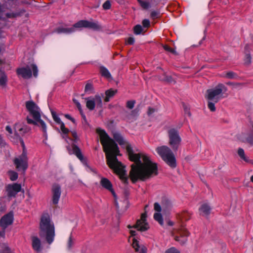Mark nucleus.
<instances>
[{"instance_id":"obj_1","label":"nucleus","mask_w":253,"mask_h":253,"mask_svg":"<svg viewBox=\"0 0 253 253\" xmlns=\"http://www.w3.org/2000/svg\"><path fill=\"white\" fill-rule=\"evenodd\" d=\"M126 150L130 161L135 163L131 165L129 177L133 182L138 180H145L158 173L157 165L146 154L135 153L132 147L127 144Z\"/></svg>"},{"instance_id":"obj_2","label":"nucleus","mask_w":253,"mask_h":253,"mask_svg":"<svg viewBox=\"0 0 253 253\" xmlns=\"http://www.w3.org/2000/svg\"><path fill=\"white\" fill-rule=\"evenodd\" d=\"M96 132L99 136L103 150L106 154L107 164L119 175L120 178L125 183L127 182L128 177L125 167L117 158V156L120 155L119 148L117 144L109 136L104 130L98 128L96 129Z\"/></svg>"},{"instance_id":"obj_3","label":"nucleus","mask_w":253,"mask_h":253,"mask_svg":"<svg viewBox=\"0 0 253 253\" xmlns=\"http://www.w3.org/2000/svg\"><path fill=\"white\" fill-rule=\"evenodd\" d=\"M40 236L51 244L54 240L55 227L49 214H43L41 219L40 224Z\"/></svg>"},{"instance_id":"obj_4","label":"nucleus","mask_w":253,"mask_h":253,"mask_svg":"<svg viewBox=\"0 0 253 253\" xmlns=\"http://www.w3.org/2000/svg\"><path fill=\"white\" fill-rule=\"evenodd\" d=\"M82 28H88L94 30H99L101 29V26L97 22L80 20L75 23L71 28L60 27L57 28L55 32L58 34L64 33L68 34L75 32L76 29Z\"/></svg>"},{"instance_id":"obj_5","label":"nucleus","mask_w":253,"mask_h":253,"mask_svg":"<svg viewBox=\"0 0 253 253\" xmlns=\"http://www.w3.org/2000/svg\"><path fill=\"white\" fill-rule=\"evenodd\" d=\"M227 90V87L223 84H219L214 88L208 89L205 97L208 101H213L214 103H217L222 94Z\"/></svg>"},{"instance_id":"obj_6","label":"nucleus","mask_w":253,"mask_h":253,"mask_svg":"<svg viewBox=\"0 0 253 253\" xmlns=\"http://www.w3.org/2000/svg\"><path fill=\"white\" fill-rule=\"evenodd\" d=\"M157 153L169 166L174 167V156L170 149L167 146H162L156 149Z\"/></svg>"},{"instance_id":"obj_7","label":"nucleus","mask_w":253,"mask_h":253,"mask_svg":"<svg viewBox=\"0 0 253 253\" xmlns=\"http://www.w3.org/2000/svg\"><path fill=\"white\" fill-rule=\"evenodd\" d=\"M32 70H33L34 76L37 77L38 75V69L37 66L34 64L27 65L26 67L18 69L17 73L23 78L29 79L32 77Z\"/></svg>"},{"instance_id":"obj_8","label":"nucleus","mask_w":253,"mask_h":253,"mask_svg":"<svg viewBox=\"0 0 253 253\" xmlns=\"http://www.w3.org/2000/svg\"><path fill=\"white\" fill-rule=\"evenodd\" d=\"M154 209L156 211L154 214V219L158 221L160 225H163L164 221L161 212L162 211L164 215H167L169 213L170 208L166 207H163L162 208L160 205L156 202L154 203Z\"/></svg>"},{"instance_id":"obj_9","label":"nucleus","mask_w":253,"mask_h":253,"mask_svg":"<svg viewBox=\"0 0 253 253\" xmlns=\"http://www.w3.org/2000/svg\"><path fill=\"white\" fill-rule=\"evenodd\" d=\"M189 235V232L183 225H182L177 228L175 232V241L179 242L181 245H183L186 242Z\"/></svg>"},{"instance_id":"obj_10","label":"nucleus","mask_w":253,"mask_h":253,"mask_svg":"<svg viewBox=\"0 0 253 253\" xmlns=\"http://www.w3.org/2000/svg\"><path fill=\"white\" fill-rule=\"evenodd\" d=\"M29 126L23 123H17L14 126V132L17 139H19L23 147L24 144L23 140L21 139V136H23L30 130Z\"/></svg>"},{"instance_id":"obj_11","label":"nucleus","mask_w":253,"mask_h":253,"mask_svg":"<svg viewBox=\"0 0 253 253\" xmlns=\"http://www.w3.org/2000/svg\"><path fill=\"white\" fill-rule=\"evenodd\" d=\"M14 164L18 170L25 171L28 168V158L24 149L22 154L14 160Z\"/></svg>"},{"instance_id":"obj_12","label":"nucleus","mask_w":253,"mask_h":253,"mask_svg":"<svg viewBox=\"0 0 253 253\" xmlns=\"http://www.w3.org/2000/svg\"><path fill=\"white\" fill-rule=\"evenodd\" d=\"M26 107L34 120L41 118L40 109L36 104L33 101H28L26 102Z\"/></svg>"},{"instance_id":"obj_13","label":"nucleus","mask_w":253,"mask_h":253,"mask_svg":"<svg viewBox=\"0 0 253 253\" xmlns=\"http://www.w3.org/2000/svg\"><path fill=\"white\" fill-rule=\"evenodd\" d=\"M127 227L129 229L134 227L140 231H144L148 230L149 226L148 223L146 222V214L145 213H142L140 219L137 220L136 224L134 226H131L128 225Z\"/></svg>"},{"instance_id":"obj_14","label":"nucleus","mask_w":253,"mask_h":253,"mask_svg":"<svg viewBox=\"0 0 253 253\" xmlns=\"http://www.w3.org/2000/svg\"><path fill=\"white\" fill-rule=\"evenodd\" d=\"M86 106L89 110H93L95 106L101 107L102 102V98L99 95H95L94 97H90L85 98Z\"/></svg>"},{"instance_id":"obj_15","label":"nucleus","mask_w":253,"mask_h":253,"mask_svg":"<svg viewBox=\"0 0 253 253\" xmlns=\"http://www.w3.org/2000/svg\"><path fill=\"white\" fill-rule=\"evenodd\" d=\"M61 195V186L57 183L54 184L51 188V202L56 205L58 204Z\"/></svg>"},{"instance_id":"obj_16","label":"nucleus","mask_w":253,"mask_h":253,"mask_svg":"<svg viewBox=\"0 0 253 253\" xmlns=\"http://www.w3.org/2000/svg\"><path fill=\"white\" fill-rule=\"evenodd\" d=\"M51 114L52 117V118L54 122L57 123V124L60 125V127L61 129V130L63 134V138H65L67 142V137L66 135L69 133V130L65 127V125L63 122L61 121L60 118L58 117V116L57 115L56 112L54 111L53 110L50 109Z\"/></svg>"},{"instance_id":"obj_17","label":"nucleus","mask_w":253,"mask_h":253,"mask_svg":"<svg viewBox=\"0 0 253 253\" xmlns=\"http://www.w3.org/2000/svg\"><path fill=\"white\" fill-rule=\"evenodd\" d=\"M101 186L106 189L110 191L114 197L115 204L117 208H119V204L117 201V196L114 190L112 188V184L111 182L106 178H102L100 181Z\"/></svg>"},{"instance_id":"obj_18","label":"nucleus","mask_w":253,"mask_h":253,"mask_svg":"<svg viewBox=\"0 0 253 253\" xmlns=\"http://www.w3.org/2000/svg\"><path fill=\"white\" fill-rule=\"evenodd\" d=\"M8 197H15L21 190V185L18 183L8 184L6 187Z\"/></svg>"},{"instance_id":"obj_19","label":"nucleus","mask_w":253,"mask_h":253,"mask_svg":"<svg viewBox=\"0 0 253 253\" xmlns=\"http://www.w3.org/2000/svg\"><path fill=\"white\" fill-rule=\"evenodd\" d=\"M13 221V214L9 212L4 215L0 219V225L3 229H5L8 226L11 225Z\"/></svg>"},{"instance_id":"obj_20","label":"nucleus","mask_w":253,"mask_h":253,"mask_svg":"<svg viewBox=\"0 0 253 253\" xmlns=\"http://www.w3.org/2000/svg\"><path fill=\"white\" fill-rule=\"evenodd\" d=\"M32 246L35 251L40 252L42 250L41 240L37 236H33L32 237Z\"/></svg>"},{"instance_id":"obj_21","label":"nucleus","mask_w":253,"mask_h":253,"mask_svg":"<svg viewBox=\"0 0 253 253\" xmlns=\"http://www.w3.org/2000/svg\"><path fill=\"white\" fill-rule=\"evenodd\" d=\"M211 210L210 206L206 203L203 204L199 209L200 214L204 216H208L210 213Z\"/></svg>"},{"instance_id":"obj_22","label":"nucleus","mask_w":253,"mask_h":253,"mask_svg":"<svg viewBox=\"0 0 253 253\" xmlns=\"http://www.w3.org/2000/svg\"><path fill=\"white\" fill-rule=\"evenodd\" d=\"M73 153L76 155V156L83 163L84 165L87 167L86 161L85 160H84L80 149L76 145L73 146Z\"/></svg>"},{"instance_id":"obj_23","label":"nucleus","mask_w":253,"mask_h":253,"mask_svg":"<svg viewBox=\"0 0 253 253\" xmlns=\"http://www.w3.org/2000/svg\"><path fill=\"white\" fill-rule=\"evenodd\" d=\"M35 120L37 122L38 125L39 127H41V129H42V131L43 132L44 136L45 137V138H47V127L46 124L45 122L42 120L41 118L39 119H35Z\"/></svg>"},{"instance_id":"obj_24","label":"nucleus","mask_w":253,"mask_h":253,"mask_svg":"<svg viewBox=\"0 0 253 253\" xmlns=\"http://www.w3.org/2000/svg\"><path fill=\"white\" fill-rule=\"evenodd\" d=\"M177 218L183 222L188 220L190 218V215L188 212L184 211L178 214L177 216Z\"/></svg>"},{"instance_id":"obj_25","label":"nucleus","mask_w":253,"mask_h":253,"mask_svg":"<svg viewBox=\"0 0 253 253\" xmlns=\"http://www.w3.org/2000/svg\"><path fill=\"white\" fill-rule=\"evenodd\" d=\"M113 137L114 139L119 143L120 145H122L125 144V140L120 133L117 132H114L113 134Z\"/></svg>"},{"instance_id":"obj_26","label":"nucleus","mask_w":253,"mask_h":253,"mask_svg":"<svg viewBox=\"0 0 253 253\" xmlns=\"http://www.w3.org/2000/svg\"><path fill=\"white\" fill-rule=\"evenodd\" d=\"M100 72L101 75L105 78L111 79H112L111 75L109 70L105 67L101 66L100 68Z\"/></svg>"},{"instance_id":"obj_27","label":"nucleus","mask_w":253,"mask_h":253,"mask_svg":"<svg viewBox=\"0 0 253 253\" xmlns=\"http://www.w3.org/2000/svg\"><path fill=\"white\" fill-rule=\"evenodd\" d=\"M117 92V90H113L112 89L107 90L105 92L106 97L105 101L108 102L110 100V98L112 97Z\"/></svg>"},{"instance_id":"obj_28","label":"nucleus","mask_w":253,"mask_h":253,"mask_svg":"<svg viewBox=\"0 0 253 253\" xmlns=\"http://www.w3.org/2000/svg\"><path fill=\"white\" fill-rule=\"evenodd\" d=\"M237 153L239 156L243 160L245 161L246 162H249L250 160L248 159L247 157L246 156L244 150L241 148H240L238 149Z\"/></svg>"},{"instance_id":"obj_29","label":"nucleus","mask_w":253,"mask_h":253,"mask_svg":"<svg viewBox=\"0 0 253 253\" xmlns=\"http://www.w3.org/2000/svg\"><path fill=\"white\" fill-rule=\"evenodd\" d=\"M221 77L227 79H234L236 78V75L234 72L230 71L221 75Z\"/></svg>"},{"instance_id":"obj_30","label":"nucleus","mask_w":253,"mask_h":253,"mask_svg":"<svg viewBox=\"0 0 253 253\" xmlns=\"http://www.w3.org/2000/svg\"><path fill=\"white\" fill-rule=\"evenodd\" d=\"M7 82V77L4 73L2 74L1 77L0 78V86L4 87Z\"/></svg>"},{"instance_id":"obj_31","label":"nucleus","mask_w":253,"mask_h":253,"mask_svg":"<svg viewBox=\"0 0 253 253\" xmlns=\"http://www.w3.org/2000/svg\"><path fill=\"white\" fill-rule=\"evenodd\" d=\"M143 31V28L140 25H137L134 27V33L135 35L140 34Z\"/></svg>"},{"instance_id":"obj_32","label":"nucleus","mask_w":253,"mask_h":253,"mask_svg":"<svg viewBox=\"0 0 253 253\" xmlns=\"http://www.w3.org/2000/svg\"><path fill=\"white\" fill-rule=\"evenodd\" d=\"M140 5L144 9H148L150 7L149 2L147 1L138 0Z\"/></svg>"},{"instance_id":"obj_33","label":"nucleus","mask_w":253,"mask_h":253,"mask_svg":"<svg viewBox=\"0 0 253 253\" xmlns=\"http://www.w3.org/2000/svg\"><path fill=\"white\" fill-rule=\"evenodd\" d=\"M181 141V140L179 136L175 132V149L180 145Z\"/></svg>"},{"instance_id":"obj_34","label":"nucleus","mask_w":253,"mask_h":253,"mask_svg":"<svg viewBox=\"0 0 253 253\" xmlns=\"http://www.w3.org/2000/svg\"><path fill=\"white\" fill-rule=\"evenodd\" d=\"M9 175L11 181L16 180L18 178V174L17 172L13 171L9 172Z\"/></svg>"},{"instance_id":"obj_35","label":"nucleus","mask_w":253,"mask_h":253,"mask_svg":"<svg viewBox=\"0 0 253 253\" xmlns=\"http://www.w3.org/2000/svg\"><path fill=\"white\" fill-rule=\"evenodd\" d=\"M169 143L172 145L174 143V129H171L169 131Z\"/></svg>"},{"instance_id":"obj_36","label":"nucleus","mask_w":253,"mask_h":253,"mask_svg":"<svg viewBox=\"0 0 253 253\" xmlns=\"http://www.w3.org/2000/svg\"><path fill=\"white\" fill-rule=\"evenodd\" d=\"M132 246L133 248L136 251H138V249L139 248V246L138 244V241H137L135 238H132Z\"/></svg>"},{"instance_id":"obj_37","label":"nucleus","mask_w":253,"mask_h":253,"mask_svg":"<svg viewBox=\"0 0 253 253\" xmlns=\"http://www.w3.org/2000/svg\"><path fill=\"white\" fill-rule=\"evenodd\" d=\"M213 101H208V106L209 109L212 112L215 111V107L214 106V102Z\"/></svg>"},{"instance_id":"obj_38","label":"nucleus","mask_w":253,"mask_h":253,"mask_svg":"<svg viewBox=\"0 0 253 253\" xmlns=\"http://www.w3.org/2000/svg\"><path fill=\"white\" fill-rule=\"evenodd\" d=\"M251 56L250 54H246L245 56L244 62L246 64H249L251 63Z\"/></svg>"},{"instance_id":"obj_39","label":"nucleus","mask_w":253,"mask_h":253,"mask_svg":"<svg viewBox=\"0 0 253 253\" xmlns=\"http://www.w3.org/2000/svg\"><path fill=\"white\" fill-rule=\"evenodd\" d=\"M73 100L74 102L75 103V104L76 105L78 109H79V110L80 111V113H81L83 112V109L82 108V106H81L80 103L76 99H73Z\"/></svg>"},{"instance_id":"obj_40","label":"nucleus","mask_w":253,"mask_h":253,"mask_svg":"<svg viewBox=\"0 0 253 253\" xmlns=\"http://www.w3.org/2000/svg\"><path fill=\"white\" fill-rule=\"evenodd\" d=\"M80 114H81V116H82V119H83L82 123H83V125L84 126H88V124L87 123V120H86V117H85V115L84 114V113L83 112H82V113H81Z\"/></svg>"},{"instance_id":"obj_41","label":"nucleus","mask_w":253,"mask_h":253,"mask_svg":"<svg viewBox=\"0 0 253 253\" xmlns=\"http://www.w3.org/2000/svg\"><path fill=\"white\" fill-rule=\"evenodd\" d=\"M135 101L133 100L128 101L127 102L126 106L129 109H132L134 107Z\"/></svg>"},{"instance_id":"obj_42","label":"nucleus","mask_w":253,"mask_h":253,"mask_svg":"<svg viewBox=\"0 0 253 253\" xmlns=\"http://www.w3.org/2000/svg\"><path fill=\"white\" fill-rule=\"evenodd\" d=\"M164 47V48L165 49V50L167 51H168V52H169L171 54H173L174 53V50L171 48V47H170L169 46H168V45H164L163 46Z\"/></svg>"},{"instance_id":"obj_43","label":"nucleus","mask_w":253,"mask_h":253,"mask_svg":"<svg viewBox=\"0 0 253 253\" xmlns=\"http://www.w3.org/2000/svg\"><path fill=\"white\" fill-rule=\"evenodd\" d=\"M103 7L104 9H109L111 7V3L109 0L106 1L103 4Z\"/></svg>"},{"instance_id":"obj_44","label":"nucleus","mask_w":253,"mask_h":253,"mask_svg":"<svg viewBox=\"0 0 253 253\" xmlns=\"http://www.w3.org/2000/svg\"><path fill=\"white\" fill-rule=\"evenodd\" d=\"M134 42H135L134 38L133 37H130L127 39V40L126 41V43L128 44H133L134 43Z\"/></svg>"},{"instance_id":"obj_45","label":"nucleus","mask_w":253,"mask_h":253,"mask_svg":"<svg viewBox=\"0 0 253 253\" xmlns=\"http://www.w3.org/2000/svg\"><path fill=\"white\" fill-rule=\"evenodd\" d=\"M27 120L28 123L29 124H34L35 125H38L37 122L35 120H33L32 119H30L28 117H27Z\"/></svg>"},{"instance_id":"obj_46","label":"nucleus","mask_w":253,"mask_h":253,"mask_svg":"<svg viewBox=\"0 0 253 253\" xmlns=\"http://www.w3.org/2000/svg\"><path fill=\"white\" fill-rule=\"evenodd\" d=\"M142 24L144 27H148L150 25V21L148 19H144L142 21Z\"/></svg>"},{"instance_id":"obj_47","label":"nucleus","mask_w":253,"mask_h":253,"mask_svg":"<svg viewBox=\"0 0 253 253\" xmlns=\"http://www.w3.org/2000/svg\"><path fill=\"white\" fill-rule=\"evenodd\" d=\"M73 244V242L72 241L71 236H70L69 237L68 241V248L69 249H70L72 248Z\"/></svg>"},{"instance_id":"obj_48","label":"nucleus","mask_w":253,"mask_h":253,"mask_svg":"<svg viewBox=\"0 0 253 253\" xmlns=\"http://www.w3.org/2000/svg\"><path fill=\"white\" fill-rule=\"evenodd\" d=\"M92 89V85L90 84H87L85 85L84 90L85 92L89 91Z\"/></svg>"},{"instance_id":"obj_49","label":"nucleus","mask_w":253,"mask_h":253,"mask_svg":"<svg viewBox=\"0 0 253 253\" xmlns=\"http://www.w3.org/2000/svg\"><path fill=\"white\" fill-rule=\"evenodd\" d=\"M155 112V110L153 108H149L148 111V115L149 116H152L154 112Z\"/></svg>"},{"instance_id":"obj_50","label":"nucleus","mask_w":253,"mask_h":253,"mask_svg":"<svg viewBox=\"0 0 253 253\" xmlns=\"http://www.w3.org/2000/svg\"><path fill=\"white\" fill-rule=\"evenodd\" d=\"M184 112L186 115H187L188 116H191V113L189 109L185 107H184Z\"/></svg>"},{"instance_id":"obj_51","label":"nucleus","mask_w":253,"mask_h":253,"mask_svg":"<svg viewBox=\"0 0 253 253\" xmlns=\"http://www.w3.org/2000/svg\"><path fill=\"white\" fill-rule=\"evenodd\" d=\"M65 117L67 119L71 120L73 123H75V120L74 118H73L70 115L66 114V115H65Z\"/></svg>"},{"instance_id":"obj_52","label":"nucleus","mask_w":253,"mask_h":253,"mask_svg":"<svg viewBox=\"0 0 253 253\" xmlns=\"http://www.w3.org/2000/svg\"><path fill=\"white\" fill-rule=\"evenodd\" d=\"M4 11V7L0 3V18H1V16Z\"/></svg>"},{"instance_id":"obj_53","label":"nucleus","mask_w":253,"mask_h":253,"mask_svg":"<svg viewBox=\"0 0 253 253\" xmlns=\"http://www.w3.org/2000/svg\"><path fill=\"white\" fill-rule=\"evenodd\" d=\"M71 132H72L73 137L75 138V140H77L78 139V135H77L76 131H72Z\"/></svg>"},{"instance_id":"obj_54","label":"nucleus","mask_w":253,"mask_h":253,"mask_svg":"<svg viewBox=\"0 0 253 253\" xmlns=\"http://www.w3.org/2000/svg\"><path fill=\"white\" fill-rule=\"evenodd\" d=\"M5 129L7 131H8L10 134H11L12 132V130L11 127L9 126H7L5 127Z\"/></svg>"},{"instance_id":"obj_55","label":"nucleus","mask_w":253,"mask_h":253,"mask_svg":"<svg viewBox=\"0 0 253 253\" xmlns=\"http://www.w3.org/2000/svg\"><path fill=\"white\" fill-rule=\"evenodd\" d=\"M165 253H174V248H171L168 250H167Z\"/></svg>"},{"instance_id":"obj_56","label":"nucleus","mask_w":253,"mask_h":253,"mask_svg":"<svg viewBox=\"0 0 253 253\" xmlns=\"http://www.w3.org/2000/svg\"><path fill=\"white\" fill-rule=\"evenodd\" d=\"M243 85V84H240V83H234V84H233V85L235 87H239L242 86Z\"/></svg>"},{"instance_id":"obj_57","label":"nucleus","mask_w":253,"mask_h":253,"mask_svg":"<svg viewBox=\"0 0 253 253\" xmlns=\"http://www.w3.org/2000/svg\"><path fill=\"white\" fill-rule=\"evenodd\" d=\"M6 15L8 18H11L15 16V14L14 13H6Z\"/></svg>"},{"instance_id":"obj_58","label":"nucleus","mask_w":253,"mask_h":253,"mask_svg":"<svg viewBox=\"0 0 253 253\" xmlns=\"http://www.w3.org/2000/svg\"><path fill=\"white\" fill-rule=\"evenodd\" d=\"M130 234H131V236L132 237H133V236H134L135 235V234H136V232H135V231H134V230H130Z\"/></svg>"},{"instance_id":"obj_59","label":"nucleus","mask_w":253,"mask_h":253,"mask_svg":"<svg viewBox=\"0 0 253 253\" xmlns=\"http://www.w3.org/2000/svg\"><path fill=\"white\" fill-rule=\"evenodd\" d=\"M3 143V140L2 137L0 135V145L2 144Z\"/></svg>"},{"instance_id":"obj_60","label":"nucleus","mask_w":253,"mask_h":253,"mask_svg":"<svg viewBox=\"0 0 253 253\" xmlns=\"http://www.w3.org/2000/svg\"><path fill=\"white\" fill-rule=\"evenodd\" d=\"M251 181L253 183V175L251 177Z\"/></svg>"},{"instance_id":"obj_61","label":"nucleus","mask_w":253,"mask_h":253,"mask_svg":"<svg viewBox=\"0 0 253 253\" xmlns=\"http://www.w3.org/2000/svg\"><path fill=\"white\" fill-rule=\"evenodd\" d=\"M140 253H146V252L144 250H142V251Z\"/></svg>"},{"instance_id":"obj_62","label":"nucleus","mask_w":253,"mask_h":253,"mask_svg":"<svg viewBox=\"0 0 253 253\" xmlns=\"http://www.w3.org/2000/svg\"><path fill=\"white\" fill-rule=\"evenodd\" d=\"M227 84H229V85H233L234 84V83H228Z\"/></svg>"},{"instance_id":"obj_63","label":"nucleus","mask_w":253,"mask_h":253,"mask_svg":"<svg viewBox=\"0 0 253 253\" xmlns=\"http://www.w3.org/2000/svg\"><path fill=\"white\" fill-rule=\"evenodd\" d=\"M169 225H172V222H169Z\"/></svg>"},{"instance_id":"obj_64","label":"nucleus","mask_w":253,"mask_h":253,"mask_svg":"<svg viewBox=\"0 0 253 253\" xmlns=\"http://www.w3.org/2000/svg\"><path fill=\"white\" fill-rule=\"evenodd\" d=\"M175 253H180V252L178 251L175 250Z\"/></svg>"}]
</instances>
